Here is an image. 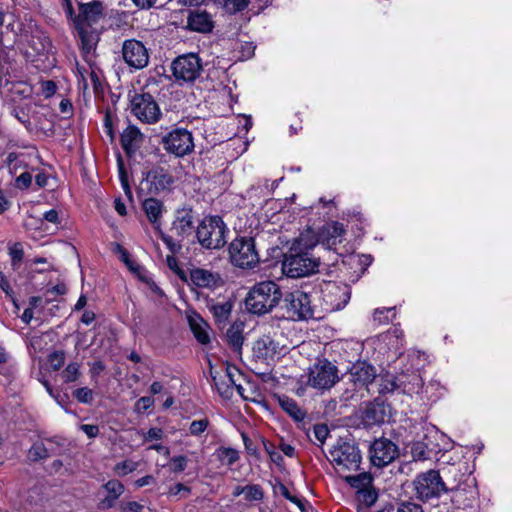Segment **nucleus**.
<instances>
[{
  "label": "nucleus",
  "instance_id": "1",
  "mask_svg": "<svg viewBox=\"0 0 512 512\" xmlns=\"http://www.w3.org/2000/svg\"><path fill=\"white\" fill-rule=\"evenodd\" d=\"M78 12L68 21L74 36L79 39L83 55H89L96 50L100 41L101 30L97 27L106 16L105 6L101 0L77 2Z\"/></svg>",
  "mask_w": 512,
  "mask_h": 512
},
{
  "label": "nucleus",
  "instance_id": "2",
  "mask_svg": "<svg viewBox=\"0 0 512 512\" xmlns=\"http://www.w3.org/2000/svg\"><path fill=\"white\" fill-rule=\"evenodd\" d=\"M316 245L317 240L311 233H301L284 254L283 273L290 278H300L318 272L320 258L312 254Z\"/></svg>",
  "mask_w": 512,
  "mask_h": 512
},
{
  "label": "nucleus",
  "instance_id": "3",
  "mask_svg": "<svg viewBox=\"0 0 512 512\" xmlns=\"http://www.w3.org/2000/svg\"><path fill=\"white\" fill-rule=\"evenodd\" d=\"M442 481L446 486V493H451V502L457 509L466 510L473 507L475 491L467 481L470 476L462 471L460 465H450L441 470Z\"/></svg>",
  "mask_w": 512,
  "mask_h": 512
},
{
  "label": "nucleus",
  "instance_id": "4",
  "mask_svg": "<svg viewBox=\"0 0 512 512\" xmlns=\"http://www.w3.org/2000/svg\"><path fill=\"white\" fill-rule=\"evenodd\" d=\"M283 293L280 286L271 280L256 283L245 298L246 310L255 315L269 313L279 305Z\"/></svg>",
  "mask_w": 512,
  "mask_h": 512
},
{
  "label": "nucleus",
  "instance_id": "5",
  "mask_svg": "<svg viewBox=\"0 0 512 512\" xmlns=\"http://www.w3.org/2000/svg\"><path fill=\"white\" fill-rule=\"evenodd\" d=\"M329 462L339 476L351 471H358L362 462V454L353 439L339 438L329 450Z\"/></svg>",
  "mask_w": 512,
  "mask_h": 512
},
{
  "label": "nucleus",
  "instance_id": "6",
  "mask_svg": "<svg viewBox=\"0 0 512 512\" xmlns=\"http://www.w3.org/2000/svg\"><path fill=\"white\" fill-rule=\"evenodd\" d=\"M227 231V226L221 216L209 215L204 217L197 226L196 238L205 249H220L226 244Z\"/></svg>",
  "mask_w": 512,
  "mask_h": 512
},
{
  "label": "nucleus",
  "instance_id": "7",
  "mask_svg": "<svg viewBox=\"0 0 512 512\" xmlns=\"http://www.w3.org/2000/svg\"><path fill=\"white\" fill-rule=\"evenodd\" d=\"M281 301V308L285 309L287 316L293 320H310L320 318V316L316 315V307L312 303L311 294L301 289L287 291L283 294Z\"/></svg>",
  "mask_w": 512,
  "mask_h": 512
},
{
  "label": "nucleus",
  "instance_id": "8",
  "mask_svg": "<svg viewBox=\"0 0 512 512\" xmlns=\"http://www.w3.org/2000/svg\"><path fill=\"white\" fill-rule=\"evenodd\" d=\"M228 252L231 264L241 269H253L260 262L253 237H236L229 244Z\"/></svg>",
  "mask_w": 512,
  "mask_h": 512
},
{
  "label": "nucleus",
  "instance_id": "9",
  "mask_svg": "<svg viewBox=\"0 0 512 512\" xmlns=\"http://www.w3.org/2000/svg\"><path fill=\"white\" fill-rule=\"evenodd\" d=\"M160 144L170 155L183 158L194 150L192 133L186 128L175 127L161 136Z\"/></svg>",
  "mask_w": 512,
  "mask_h": 512
},
{
  "label": "nucleus",
  "instance_id": "10",
  "mask_svg": "<svg viewBox=\"0 0 512 512\" xmlns=\"http://www.w3.org/2000/svg\"><path fill=\"white\" fill-rule=\"evenodd\" d=\"M129 96L131 113L138 120L147 124L158 122L162 113L158 103L149 92L141 90V92H134Z\"/></svg>",
  "mask_w": 512,
  "mask_h": 512
},
{
  "label": "nucleus",
  "instance_id": "11",
  "mask_svg": "<svg viewBox=\"0 0 512 512\" xmlns=\"http://www.w3.org/2000/svg\"><path fill=\"white\" fill-rule=\"evenodd\" d=\"M339 380L337 366L323 358L317 359L309 368L307 385L315 389L325 390L330 389Z\"/></svg>",
  "mask_w": 512,
  "mask_h": 512
},
{
  "label": "nucleus",
  "instance_id": "12",
  "mask_svg": "<svg viewBox=\"0 0 512 512\" xmlns=\"http://www.w3.org/2000/svg\"><path fill=\"white\" fill-rule=\"evenodd\" d=\"M413 484L417 498L424 502L440 497L443 492L446 493L441 473L437 470L431 469L419 474Z\"/></svg>",
  "mask_w": 512,
  "mask_h": 512
},
{
  "label": "nucleus",
  "instance_id": "13",
  "mask_svg": "<svg viewBox=\"0 0 512 512\" xmlns=\"http://www.w3.org/2000/svg\"><path fill=\"white\" fill-rule=\"evenodd\" d=\"M392 414V407L381 397L364 403L360 408V422L366 429L380 426L389 420Z\"/></svg>",
  "mask_w": 512,
  "mask_h": 512
},
{
  "label": "nucleus",
  "instance_id": "14",
  "mask_svg": "<svg viewBox=\"0 0 512 512\" xmlns=\"http://www.w3.org/2000/svg\"><path fill=\"white\" fill-rule=\"evenodd\" d=\"M173 76L177 80L193 83L203 71L201 58L196 53H187L175 58L171 64Z\"/></svg>",
  "mask_w": 512,
  "mask_h": 512
},
{
  "label": "nucleus",
  "instance_id": "15",
  "mask_svg": "<svg viewBox=\"0 0 512 512\" xmlns=\"http://www.w3.org/2000/svg\"><path fill=\"white\" fill-rule=\"evenodd\" d=\"M399 447L392 440L380 437L369 446V459L373 466L383 468L399 457Z\"/></svg>",
  "mask_w": 512,
  "mask_h": 512
},
{
  "label": "nucleus",
  "instance_id": "16",
  "mask_svg": "<svg viewBox=\"0 0 512 512\" xmlns=\"http://www.w3.org/2000/svg\"><path fill=\"white\" fill-rule=\"evenodd\" d=\"M143 182L147 185V194L159 195L171 191L175 178L168 168L153 165L151 169L143 173Z\"/></svg>",
  "mask_w": 512,
  "mask_h": 512
},
{
  "label": "nucleus",
  "instance_id": "17",
  "mask_svg": "<svg viewBox=\"0 0 512 512\" xmlns=\"http://www.w3.org/2000/svg\"><path fill=\"white\" fill-rule=\"evenodd\" d=\"M345 376H348L354 390L366 389L369 391V385L377 379V370L369 362L358 360L351 365Z\"/></svg>",
  "mask_w": 512,
  "mask_h": 512
},
{
  "label": "nucleus",
  "instance_id": "18",
  "mask_svg": "<svg viewBox=\"0 0 512 512\" xmlns=\"http://www.w3.org/2000/svg\"><path fill=\"white\" fill-rule=\"evenodd\" d=\"M124 62L133 69H143L149 63V53L146 46L139 40L127 39L122 44Z\"/></svg>",
  "mask_w": 512,
  "mask_h": 512
},
{
  "label": "nucleus",
  "instance_id": "19",
  "mask_svg": "<svg viewBox=\"0 0 512 512\" xmlns=\"http://www.w3.org/2000/svg\"><path fill=\"white\" fill-rule=\"evenodd\" d=\"M145 134L134 124H129L120 133V145L127 158H134L145 142Z\"/></svg>",
  "mask_w": 512,
  "mask_h": 512
},
{
  "label": "nucleus",
  "instance_id": "20",
  "mask_svg": "<svg viewBox=\"0 0 512 512\" xmlns=\"http://www.w3.org/2000/svg\"><path fill=\"white\" fill-rule=\"evenodd\" d=\"M346 233L344 225L338 221H330L325 223L317 232L316 235L311 234L317 244L321 243L327 249H334V247L342 242V237Z\"/></svg>",
  "mask_w": 512,
  "mask_h": 512
},
{
  "label": "nucleus",
  "instance_id": "21",
  "mask_svg": "<svg viewBox=\"0 0 512 512\" xmlns=\"http://www.w3.org/2000/svg\"><path fill=\"white\" fill-rule=\"evenodd\" d=\"M171 230L181 238L192 234L194 230V211L191 206H184L175 211Z\"/></svg>",
  "mask_w": 512,
  "mask_h": 512
},
{
  "label": "nucleus",
  "instance_id": "22",
  "mask_svg": "<svg viewBox=\"0 0 512 512\" xmlns=\"http://www.w3.org/2000/svg\"><path fill=\"white\" fill-rule=\"evenodd\" d=\"M215 22L212 15L205 10H192L187 17V28L190 31L202 34L211 33Z\"/></svg>",
  "mask_w": 512,
  "mask_h": 512
},
{
  "label": "nucleus",
  "instance_id": "23",
  "mask_svg": "<svg viewBox=\"0 0 512 512\" xmlns=\"http://www.w3.org/2000/svg\"><path fill=\"white\" fill-rule=\"evenodd\" d=\"M191 283L199 288L213 289L223 284L222 277L219 273H214L203 268H194L190 271Z\"/></svg>",
  "mask_w": 512,
  "mask_h": 512
},
{
  "label": "nucleus",
  "instance_id": "24",
  "mask_svg": "<svg viewBox=\"0 0 512 512\" xmlns=\"http://www.w3.org/2000/svg\"><path fill=\"white\" fill-rule=\"evenodd\" d=\"M142 208L154 229L160 231L164 203L155 197H149L142 202Z\"/></svg>",
  "mask_w": 512,
  "mask_h": 512
},
{
  "label": "nucleus",
  "instance_id": "25",
  "mask_svg": "<svg viewBox=\"0 0 512 512\" xmlns=\"http://www.w3.org/2000/svg\"><path fill=\"white\" fill-rule=\"evenodd\" d=\"M234 302L227 300L225 302H215L210 300L207 307L214 317L215 324L219 329H223L229 320Z\"/></svg>",
  "mask_w": 512,
  "mask_h": 512
},
{
  "label": "nucleus",
  "instance_id": "26",
  "mask_svg": "<svg viewBox=\"0 0 512 512\" xmlns=\"http://www.w3.org/2000/svg\"><path fill=\"white\" fill-rule=\"evenodd\" d=\"M277 348V344L271 337L263 336L254 343L253 355L261 360L272 359L277 353Z\"/></svg>",
  "mask_w": 512,
  "mask_h": 512
},
{
  "label": "nucleus",
  "instance_id": "27",
  "mask_svg": "<svg viewBox=\"0 0 512 512\" xmlns=\"http://www.w3.org/2000/svg\"><path fill=\"white\" fill-rule=\"evenodd\" d=\"M189 326L200 344L207 345L210 343V326L199 314H196L195 317H189Z\"/></svg>",
  "mask_w": 512,
  "mask_h": 512
},
{
  "label": "nucleus",
  "instance_id": "28",
  "mask_svg": "<svg viewBox=\"0 0 512 512\" xmlns=\"http://www.w3.org/2000/svg\"><path fill=\"white\" fill-rule=\"evenodd\" d=\"M244 323L241 321L233 322L227 329L225 338L230 348L237 353H241L244 342L243 336Z\"/></svg>",
  "mask_w": 512,
  "mask_h": 512
},
{
  "label": "nucleus",
  "instance_id": "29",
  "mask_svg": "<svg viewBox=\"0 0 512 512\" xmlns=\"http://www.w3.org/2000/svg\"><path fill=\"white\" fill-rule=\"evenodd\" d=\"M398 381L403 382L400 389L404 394H419L423 392L424 383L418 372L400 374Z\"/></svg>",
  "mask_w": 512,
  "mask_h": 512
},
{
  "label": "nucleus",
  "instance_id": "30",
  "mask_svg": "<svg viewBox=\"0 0 512 512\" xmlns=\"http://www.w3.org/2000/svg\"><path fill=\"white\" fill-rule=\"evenodd\" d=\"M36 105L29 103L14 105L11 110L13 115L26 129H31V116L35 115L34 108Z\"/></svg>",
  "mask_w": 512,
  "mask_h": 512
},
{
  "label": "nucleus",
  "instance_id": "31",
  "mask_svg": "<svg viewBox=\"0 0 512 512\" xmlns=\"http://www.w3.org/2000/svg\"><path fill=\"white\" fill-rule=\"evenodd\" d=\"M340 477L357 491L371 487L373 483V476L370 472H361L357 475H349L345 473Z\"/></svg>",
  "mask_w": 512,
  "mask_h": 512
},
{
  "label": "nucleus",
  "instance_id": "32",
  "mask_svg": "<svg viewBox=\"0 0 512 512\" xmlns=\"http://www.w3.org/2000/svg\"><path fill=\"white\" fill-rule=\"evenodd\" d=\"M115 251L120 255L121 261L125 263L131 272L136 274L143 282L149 283L148 278L141 274L144 268L130 258V253L126 248L117 243Z\"/></svg>",
  "mask_w": 512,
  "mask_h": 512
},
{
  "label": "nucleus",
  "instance_id": "33",
  "mask_svg": "<svg viewBox=\"0 0 512 512\" xmlns=\"http://www.w3.org/2000/svg\"><path fill=\"white\" fill-rule=\"evenodd\" d=\"M399 375L395 376L390 373H386L384 375H379L378 379V393L380 395H385L388 393H392L395 390H399L401 388V384L403 382H399Z\"/></svg>",
  "mask_w": 512,
  "mask_h": 512
},
{
  "label": "nucleus",
  "instance_id": "34",
  "mask_svg": "<svg viewBox=\"0 0 512 512\" xmlns=\"http://www.w3.org/2000/svg\"><path fill=\"white\" fill-rule=\"evenodd\" d=\"M278 400L280 407L294 420L302 421L305 418V412L301 410L294 399L283 395Z\"/></svg>",
  "mask_w": 512,
  "mask_h": 512
},
{
  "label": "nucleus",
  "instance_id": "35",
  "mask_svg": "<svg viewBox=\"0 0 512 512\" xmlns=\"http://www.w3.org/2000/svg\"><path fill=\"white\" fill-rule=\"evenodd\" d=\"M439 437L438 430L432 426L428 428L422 439L419 440L421 445L428 450L430 454H437L441 451L440 445L436 442Z\"/></svg>",
  "mask_w": 512,
  "mask_h": 512
},
{
  "label": "nucleus",
  "instance_id": "36",
  "mask_svg": "<svg viewBox=\"0 0 512 512\" xmlns=\"http://www.w3.org/2000/svg\"><path fill=\"white\" fill-rule=\"evenodd\" d=\"M51 46L52 43L50 38L43 32L33 34L29 41V47L39 55L47 53Z\"/></svg>",
  "mask_w": 512,
  "mask_h": 512
},
{
  "label": "nucleus",
  "instance_id": "37",
  "mask_svg": "<svg viewBox=\"0 0 512 512\" xmlns=\"http://www.w3.org/2000/svg\"><path fill=\"white\" fill-rule=\"evenodd\" d=\"M214 4L228 14H235L247 8L249 0H213Z\"/></svg>",
  "mask_w": 512,
  "mask_h": 512
},
{
  "label": "nucleus",
  "instance_id": "38",
  "mask_svg": "<svg viewBox=\"0 0 512 512\" xmlns=\"http://www.w3.org/2000/svg\"><path fill=\"white\" fill-rule=\"evenodd\" d=\"M215 455L220 462L227 466H232L240 458L238 450L224 446L217 448Z\"/></svg>",
  "mask_w": 512,
  "mask_h": 512
},
{
  "label": "nucleus",
  "instance_id": "39",
  "mask_svg": "<svg viewBox=\"0 0 512 512\" xmlns=\"http://www.w3.org/2000/svg\"><path fill=\"white\" fill-rule=\"evenodd\" d=\"M46 442H35L28 450V459L32 462H38L49 458Z\"/></svg>",
  "mask_w": 512,
  "mask_h": 512
},
{
  "label": "nucleus",
  "instance_id": "40",
  "mask_svg": "<svg viewBox=\"0 0 512 512\" xmlns=\"http://www.w3.org/2000/svg\"><path fill=\"white\" fill-rule=\"evenodd\" d=\"M9 256L11 258V266L13 270H17L24 258L23 245L20 242L9 244Z\"/></svg>",
  "mask_w": 512,
  "mask_h": 512
},
{
  "label": "nucleus",
  "instance_id": "41",
  "mask_svg": "<svg viewBox=\"0 0 512 512\" xmlns=\"http://www.w3.org/2000/svg\"><path fill=\"white\" fill-rule=\"evenodd\" d=\"M47 452L49 457L61 455L65 447V439L59 436H54L45 439Z\"/></svg>",
  "mask_w": 512,
  "mask_h": 512
},
{
  "label": "nucleus",
  "instance_id": "42",
  "mask_svg": "<svg viewBox=\"0 0 512 512\" xmlns=\"http://www.w3.org/2000/svg\"><path fill=\"white\" fill-rule=\"evenodd\" d=\"M264 490L260 484H248L245 486L244 499L248 502L262 501Z\"/></svg>",
  "mask_w": 512,
  "mask_h": 512
},
{
  "label": "nucleus",
  "instance_id": "43",
  "mask_svg": "<svg viewBox=\"0 0 512 512\" xmlns=\"http://www.w3.org/2000/svg\"><path fill=\"white\" fill-rule=\"evenodd\" d=\"M274 489H278L280 494L285 498L287 499L288 501L294 503L295 505H297L300 510L302 512H304L305 510V506H304V501L303 499L295 496V495H292L289 491V489L286 487L285 484H283L280 480H277V483L276 485L274 486Z\"/></svg>",
  "mask_w": 512,
  "mask_h": 512
},
{
  "label": "nucleus",
  "instance_id": "44",
  "mask_svg": "<svg viewBox=\"0 0 512 512\" xmlns=\"http://www.w3.org/2000/svg\"><path fill=\"white\" fill-rule=\"evenodd\" d=\"M80 365L76 362L69 363L66 368L61 372V377L65 383H71L78 380L80 377Z\"/></svg>",
  "mask_w": 512,
  "mask_h": 512
},
{
  "label": "nucleus",
  "instance_id": "45",
  "mask_svg": "<svg viewBox=\"0 0 512 512\" xmlns=\"http://www.w3.org/2000/svg\"><path fill=\"white\" fill-rule=\"evenodd\" d=\"M357 496L359 501L364 503L366 506L373 505L378 498V494L373 486L357 491Z\"/></svg>",
  "mask_w": 512,
  "mask_h": 512
},
{
  "label": "nucleus",
  "instance_id": "46",
  "mask_svg": "<svg viewBox=\"0 0 512 512\" xmlns=\"http://www.w3.org/2000/svg\"><path fill=\"white\" fill-rule=\"evenodd\" d=\"M209 425L210 421L206 417L199 420H194L189 426V434L196 437L201 436L207 430Z\"/></svg>",
  "mask_w": 512,
  "mask_h": 512
},
{
  "label": "nucleus",
  "instance_id": "47",
  "mask_svg": "<svg viewBox=\"0 0 512 512\" xmlns=\"http://www.w3.org/2000/svg\"><path fill=\"white\" fill-rule=\"evenodd\" d=\"M103 488L108 492V495L118 499L124 492V485L117 479L109 480L103 485Z\"/></svg>",
  "mask_w": 512,
  "mask_h": 512
},
{
  "label": "nucleus",
  "instance_id": "48",
  "mask_svg": "<svg viewBox=\"0 0 512 512\" xmlns=\"http://www.w3.org/2000/svg\"><path fill=\"white\" fill-rule=\"evenodd\" d=\"M167 266L172 270L182 282L189 283L187 273L178 265L177 259L173 255H168L166 258Z\"/></svg>",
  "mask_w": 512,
  "mask_h": 512
},
{
  "label": "nucleus",
  "instance_id": "49",
  "mask_svg": "<svg viewBox=\"0 0 512 512\" xmlns=\"http://www.w3.org/2000/svg\"><path fill=\"white\" fill-rule=\"evenodd\" d=\"M157 232L159 234L160 239L165 243V245L173 255L181 251L182 245L179 241L174 240L172 236L164 233L161 228L160 231Z\"/></svg>",
  "mask_w": 512,
  "mask_h": 512
},
{
  "label": "nucleus",
  "instance_id": "50",
  "mask_svg": "<svg viewBox=\"0 0 512 512\" xmlns=\"http://www.w3.org/2000/svg\"><path fill=\"white\" fill-rule=\"evenodd\" d=\"M73 397L80 403L91 404L93 402V391L88 387L77 388L73 391Z\"/></svg>",
  "mask_w": 512,
  "mask_h": 512
},
{
  "label": "nucleus",
  "instance_id": "51",
  "mask_svg": "<svg viewBox=\"0 0 512 512\" xmlns=\"http://www.w3.org/2000/svg\"><path fill=\"white\" fill-rule=\"evenodd\" d=\"M48 362L54 371H58L65 363V352L55 350L48 355Z\"/></svg>",
  "mask_w": 512,
  "mask_h": 512
},
{
  "label": "nucleus",
  "instance_id": "52",
  "mask_svg": "<svg viewBox=\"0 0 512 512\" xmlns=\"http://www.w3.org/2000/svg\"><path fill=\"white\" fill-rule=\"evenodd\" d=\"M335 295H339L340 297H342V302L341 303H337L335 306H336V309H342L343 307H345V305L349 302L350 300V297H351V290L348 286H344V287H340V286H335Z\"/></svg>",
  "mask_w": 512,
  "mask_h": 512
},
{
  "label": "nucleus",
  "instance_id": "53",
  "mask_svg": "<svg viewBox=\"0 0 512 512\" xmlns=\"http://www.w3.org/2000/svg\"><path fill=\"white\" fill-rule=\"evenodd\" d=\"M171 471L174 473L182 472L186 469L188 459L184 455H179L171 458Z\"/></svg>",
  "mask_w": 512,
  "mask_h": 512
},
{
  "label": "nucleus",
  "instance_id": "54",
  "mask_svg": "<svg viewBox=\"0 0 512 512\" xmlns=\"http://www.w3.org/2000/svg\"><path fill=\"white\" fill-rule=\"evenodd\" d=\"M242 439L245 446V449L249 455L254 456L256 459H260V453L257 445L253 442L252 439L248 437L246 433H242Z\"/></svg>",
  "mask_w": 512,
  "mask_h": 512
},
{
  "label": "nucleus",
  "instance_id": "55",
  "mask_svg": "<svg viewBox=\"0 0 512 512\" xmlns=\"http://www.w3.org/2000/svg\"><path fill=\"white\" fill-rule=\"evenodd\" d=\"M31 183L32 175L29 172H23L15 179V187L20 190L28 189Z\"/></svg>",
  "mask_w": 512,
  "mask_h": 512
},
{
  "label": "nucleus",
  "instance_id": "56",
  "mask_svg": "<svg viewBox=\"0 0 512 512\" xmlns=\"http://www.w3.org/2000/svg\"><path fill=\"white\" fill-rule=\"evenodd\" d=\"M412 455L417 458L418 460H425L428 459L431 454L428 453V450H426L420 443V441H416L413 443L411 448Z\"/></svg>",
  "mask_w": 512,
  "mask_h": 512
},
{
  "label": "nucleus",
  "instance_id": "57",
  "mask_svg": "<svg viewBox=\"0 0 512 512\" xmlns=\"http://www.w3.org/2000/svg\"><path fill=\"white\" fill-rule=\"evenodd\" d=\"M41 91L45 98L52 97L57 91V85L52 80H46L41 83Z\"/></svg>",
  "mask_w": 512,
  "mask_h": 512
},
{
  "label": "nucleus",
  "instance_id": "58",
  "mask_svg": "<svg viewBox=\"0 0 512 512\" xmlns=\"http://www.w3.org/2000/svg\"><path fill=\"white\" fill-rule=\"evenodd\" d=\"M313 433L318 441L324 443V441L329 435V430L325 424H317L314 426Z\"/></svg>",
  "mask_w": 512,
  "mask_h": 512
},
{
  "label": "nucleus",
  "instance_id": "59",
  "mask_svg": "<svg viewBox=\"0 0 512 512\" xmlns=\"http://www.w3.org/2000/svg\"><path fill=\"white\" fill-rule=\"evenodd\" d=\"M393 310V308L375 309L373 313L374 320L378 321L381 324H387L389 322L387 314L389 312H392Z\"/></svg>",
  "mask_w": 512,
  "mask_h": 512
},
{
  "label": "nucleus",
  "instance_id": "60",
  "mask_svg": "<svg viewBox=\"0 0 512 512\" xmlns=\"http://www.w3.org/2000/svg\"><path fill=\"white\" fill-rule=\"evenodd\" d=\"M397 512H423L421 505L412 502H402Z\"/></svg>",
  "mask_w": 512,
  "mask_h": 512
},
{
  "label": "nucleus",
  "instance_id": "61",
  "mask_svg": "<svg viewBox=\"0 0 512 512\" xmlns=\"http://www.w3.org/2000/svg\"><path fill=\"white\" fill-rule=\"evenodd\" d=\"M164 432L161 428L153 427L150 428L144 435V441H153L162 439Z\"/></svg>",
  "mask_w": 512,
  "mask_h": 512
},
{
  "label": "nucleus",
  "instance_id": "62",
  "mask_svg": "<svg viewBox=\"0 0 512 512\" xmlns=\"http://www.w3.org/2000/svg\"><path fill=\"white\" fill-rule=\"evenodd\" d=\"M90 79L92 82V86H93L95 95L97 96L100 93H103L104 89H103L102 82H101L98 74L95 71L90 72Z\"/></svg>",
  "mask_w": 512,
  "mask_h": 512
},
{
  "label": "nucleus",
  "instance_id": "63",
  "mask_svg": "<svg viewBox=\"0 0 512 512\" xmlns=\"http://www.w3.org/2000/svg\"><path fill=\"white\" fill-rule=\"evenodd\" d=\"M105 368H106V366L103 363V361L98 360V361L93 362L90 365L91 378L92 379L97 378L105 370Z\"/></svg>",
  "mask_w": 512,
  "mask_h": 512
},
{
  "label": "nucleus",
  "instance_id": "64",
  "mask_svg": "<svg viewBox=\"0 0 512 512\" xmlns=\"http://www.w3.org/2000/svg\"><path fill=\"white\" fill-rule=\"evenodd\" d=\"M122 512H141L143 505L136 501H130L121 506Z\"/></svg>",
  "mask_w": 512,
  "mask_h": 512
}]
</instances>
